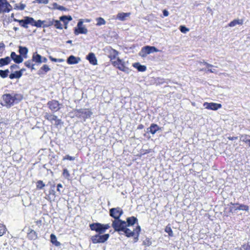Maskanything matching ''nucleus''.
Returning a JSON list of instances; mask_svg holds the SVG:
<instances>
[{
	"label": "nucleus",
	"mask_w": 250,
	"mask_h": 250,
	"mask_svg": "<svg viewBox=\"0 0 250 250\" xmlns=\"http://www.w3.org/2000/svg\"><path fill=\"white\" fill-rule=\"evenodd\" d=\"M89 227L92 230H94L99 233L91 237V240L93 243H103L108 239L109 237V234L100 235L104 232L103 228V224L99 223H95L90 224Z\"/></svg>",
	"instance_id": "obj_1"
},
{
	"label": "nucleus",
	"mask_w": 250,
	"mask_h": 250,
	"mask_svg": "<svg viewBox=\"0 0 250 250\" xmlns=\"http://www.w3.org/2000/svg\"><path fill=\"white\" fill-rule=\"evenodd\" d=\"M17 22H18L21 26L25 28L28 27V24L38 28L43 27V21L39 20L36 21L33 18L29 17H25L23 19L21 20H17Z\"/></svg>",
	"instance_id": "obj_2"
},
{
	"label": "nucleus",
	"mask_w": 250,
	"mask_h": 250,
	"mask_svg": "<svg viewBox=\"0 0 250 250\" xmlns=\"http://www.w3.org/2000/svg\"><path fill=\"white\" fill-rule=\"evenodd\" d=\"M74 112L76 117L83 119L84 121H85L86 119L89 118L93 114L92 112H91L90 109L86 108L76 109Z\"/></svg>",
	"instance_id": "obj_3"
},
{
	"label": "nucleus",
	"mask_w": 250,
	"mask_h": 250,
	"mask_svg": "<svg viewBox=\"0 0 250 250\" xmlns=\"http://www.w3.org/2000/svg\"><path fill=\"white\" fill-rule=\"evenodd\" d=\"M141 231V227L140 226H137L135 229L131 230L129 229L125 228V229L123 231L127 237L131 236H135L134 238V242H136L138 240V237Z\"/></svg>",
	"instance_id": "obj_4"
},
{
	"label": "nucleus",
	"mask_w": 250,
	"mask_h": 250,
	"mask_svg": "<svg viewBox=\"0 0 250 250\" xmlns=\"http://www.w3.org/2000/svg\"><path fill=\"white\" fill-rule=\"evenodd\" d=\"M15 100L16 94L14 96H12L10 94H5L2 96V100L1 104L2 105L9 108L13 105Z\"/></svg>",
	"instance_id": "obj_5"
},
{
	"label": "nucleus",
	"mask_w": 250,
	"mask_h": 250,
	"mask_svg": "<svg viewBox=\"0 0 250 250\" xmlns=\"http://www.w3.org/2000/svg\"><path fill=\"white\" fill-rule=\"evenodd\" d=\"M112 227L114 228L115 231L120 233V231H123L125 227H127V224L125 221L119 219L113 221Z\"/></svg>",
	"instance_id": "obj_6"
},
{
	"label": "nucleus",
	"mask_w": 250,
	"mask_h": 250,
	"mask_svg": "<svg viewBox=\"0 0 250 250\" xmlns=\"http://www.w3.org/2000/svg\"><path fill=\"white\" fill-rule=\"evenodd\" d=\"M44 118L50 122L51 123H53V121H55V125L56 126H58L59 125H62L63 124V122H62L61 119H58L57 116L49 113L48 112H44L43 113Z\"/></svg>",
	"instance_id": "obj_7"
},
{
	"label": "nucleus",
	"mask_w": 250,
	"mask_h": 250,
	"mask_svg": "<svg viewBox=\"0 0 250 250\" xmlns=\"http://www.w3.org/2000/svg\"><path fill=\"white\" fill-rule=\"evenodd\" d=\"M123 213V211L120 208H112L109 210L110 215L115 220L119 219Z\"/></svg>",
	"instance_id": "obj_8"
},
{
	"label": "nucleus",
	"mask_w": 250,
	"mask_h": 250,
	"mask_svg": "<svg viewBox=\"0 0 250 250\" xmlns=\"http://www.w3.org/2000/svg\"><path fill=\"white\" fill-rule=\"evenodd\" d=\"M47 105L52 111L55 112L59 111L61 108V106H62V104H60L59 102L56 100L49 101L47 103Z\"/></svg>",
	"instance_id": "obj_9"
},
{
	"label": "nucleus",
	"mask_w": 250,
	"mask_h": 250,
	"mask_svg": "<svg viewBox=\"0 0 250 250\" xmlns=\"http://www.w3.org/2000/svg\"><path fill=\"white\" fill-rule=\"evenodd\" d=\"M12 8L6 0H0V13L9 12Z\"/></svg>",
	"instance_id": "obj_10"
},
{
	"label": "nucleus",
	"mask_w": 250,
	"mask_h": 250,
	"mask_svg": "<svg viewBox=\"0 0 250 250\" xmlns=\"http://www.w3.org/2000/svg\"><path fill=\"white\" fill-rule=\"evenodd\" d=\"M112 64L114 66H116L120 70L126 73H128V68L125 66L124 62H123L120 59L118 58L117 61L112 62Z\"/></svg>",
	"instance_id": "obj_11"
},
{
	"label": "nucleus",
	"mask_w": 250,
	"mask_h": 250,
	"mask_svg": "<svg viewBox=\"0 0 250 250\" xmlns=\"http://www.w3.org/2000/svg\"><path fill=\"white\" fill-rule=\"evenodd\" d=\"M83 20H80L77 24L78 28H75L74 30V33L75 35H78L79 34H86L87 33V29L83 27Z\"/></svg>",
	"instance_id": "obj_12"
},
{
	"label": "nucleus",
	"mask_w": 250,
	"mask_h": 250,
	"mask_svg": "<svg viewBox=\"0 0 250 250\" xmlns=\"http://www.w3.org/2000/svg\"><path fill=\"white\" fill-rule=\"evenodd\" d=\"M204 106H205L207 109L213 110H217L219 108L222 107L221 104L214 103H205L204 104Z\"/></svg>",
	"instance_id": "obj_13"
},
{
	"label": "nucleus",
	"mask_w": 250,
	"mask_h": 250,
	"mask_svg": "<svg viewBox=\"0 0 250 250\" xmlns=\"http://www.w3.org/2000/svg\"><path fill=\"white\" fill-rule=\"evenodd\" d=\"M86 59L93 65H96L97 64V60L93 53L91 52L89 53L86 56Z\"/></svg>",
	"instance_id": "obj_14"
},
{
	"label": "nucleus",
	"mask_w": 250,
	"mask_h": 250,
	"mask_svg": "<svg viewBox=\"0 0 250 250\" xmlns=\"http://www.w3.org/2000/svg\"><path fill=\"white\" fill-rule=\"evenodd\" d=\"M81 59L79 57H76L73 55L70 56L67 60V62L70 64H77Z\"/></svg>",
	"instance_id": "obj_15"
},
{
	"label": "nucleus",
	"mask_w": 250,
	"mask_h": 250,
	"mask_svg": "<svg viewBox=\"0 0 250 250\" xmlns=\"http://www.w3.org/2000/svg\"><path fill=\"white\" fill-rule=\"evenodd\" d=\"M32 61L37 64H40L42 62V56L37 52L34 53L32 57Z\"/></svg>",
	"instance_id": "obj_16"
},
{
	"label": "nucleus",
	"mask_w": 250,
	"mask_h": 250,
	"mask_svg": "<svg viewBox=\"0 0 250 250\" xmlns=\"http://www.w3.org/2000/svg\"><path fill=\"white\" fill-rule=\"evenodd\" d=\"M160 129L161 128L155 124H152L150 127L147 129V131H149L153 135L155 134L158 130Z\"/></svg>",
	"instance_id": "obj_17"
},
{
	"label": "nucleus",
	"mask_w": 250,
	"mask_h": 250,
	"mask_svg": "<svg viewBox=\"0 0 250 250\" xmlns=\"http://www.w3.org/2000/svg\"><path fill=\"white\" fill-rule=\"evenodd\" d=\"M19 48V52L20 55L22 56L24 58L26 59L27 58V53L28 52V48L26 47H23L21 46H20Z\"/></svg>",
	"instance_id": "obj_18"
},
{
	"label": "nucleus",
	"mask_w": 250,
	"mask_h": 250,
	"mask_svg": "<svg viewBox=\"0 0 250 250\" xmlns=\"http://www.w3.org/2000/svg\"><path fill=\"white\" fill-rule=\"evenodd\" d=\"M27 237L31 240H35L38 238L37 233L32 229H29L27 233Z\"/></svg>",
	"instance_id": "obj_19"
},
{
	"label": "nucleus",
	"mask_w": 250,
	"mask_h": 250,
	"mask_svg": "<svg viewBox=\"0 0 250 250\" xmlns=\"http://www.w3.org/2000/svg\"><path fill=\"white\" fill-rule=\"evenodd\" d=\"M130 13H119L117 15V18L121 21H124L126 20L127 17H128L130 16Z\"/></svg>",
	"instance_id": "obj_20"
},
{
	"label": "nucleus",
	"mask_w": 250,
	"mask_h": 250,
	"mask_svg": "<svg viewBox=\"0 0 250 250\" xmlns=\"http://www.w3.org/2000/svg\"><path fill=\"white\" fill-rule=\"evenodd\" d=\"M72 20V18L70 16H62L60 18V21H62L65 25V28H66V25L68 24V21Z\"/></svg>",
	"instance_id": "obj_21"
},
{
	"label": "nucleus",
	"mask_w": 250,
	"mask_h": 250,
	"mask_svg": "<svg viewBox=\"0 0 250 250\" xmlns=\"http://www.w3.org/2000/svg\"><path fill=\"white\" fill-rule=\"evenodd\" d=\"M50 70V68L46 64H44L38 71V74L39 75L44 74L49 71Z\"/></svg>",
	"instance_id": "obj_22"
},
{
	"label": "nucleus",
	"mask_w": 250,
	"mask_h": 250,
	"mask_svg": "<svg viewBox=\"0 0 250 250\" xmlns=\"http://www.w3.org/2000/svg\"><path fill=\"white\" fill-rule=\"evenodd\" d=\"M138 221L137 219L134 217H128L126 219L127 227L133 225Z\"/></svg>",
	"instance_id": "obj_23"
},
{
	"label": "nucleus",
	"mask_w": 250,
	"mask_h": 250,
	"mask_svg": "<svg viewBox=\"0 0 250 250\" xmlns=\"http://www.w3.org/2000/svg\"><path fill=\"white\" fill-rule=\"evenodd\" d=\"M244 21L242 19H235L231 21L229 24V26L230 27L235 26L237 24L242 25Z\"/></svg>",
	"instance_id": "obj_24"
},
{
	"label": "nucleus",
	"mask_w": 250,
	"mask_h": 250,
	"mask_svg": "<svg viewBox=\"0 0 250 250\" xmlns=\"http://www.w3.org/2000/svg\"><path fill=\"white\" fill-rule=\"evenodd\" d=\"M133 66L137 69L139 71L144 72L146 70V67L145 65L140 64L139 62L135 63Z\"/></svg>",
	"instance_id": "obj_25"
},
{
	"label": "nucleus",
	"mask_w": 250,
	"mask_h": 250,
	"mask_svg": "<svg viewBox=\"0 0 250 250\" xmlns=\"http://www.w3.org/2000/svg\"><path fill=\"white\" fill-rule=\"evenodd\" d=\"M10 62V58L9 57H6L4 58L0 59V66L7 65Z\"/></svg>",
	"instance_id": "obj_26"
},
{
	"label": "nucleus",
	"mask_w": 250,
	"mask_h": 250,
	"mask_svg": "<svg viewBox=\"0 0 250 250\" xmlns=\"http://www.w3.org/2000/svg\"><path fill=\"white\" fill-rule=\"evenodd\" d=\"M145 47L148 54L159 51V50L154 46H146Z\"/></svg>",
	"instance_id": "obj_27"
},
{
	"label": "nucleus",
	"mask_w": 250,
	"mask_h": 250,
	"mask_svg": "<svg viewBox=\"0 0 250 250\" xmlns=\"http://www.w3.org/2000/svg\"><path fill=\"white\" fill-rule=\"evenodd\" d=\"M54 21L53 20H50V19L47 20L43 21V28L48 27L53 25Z\"/></svg>",
	"instance_id": "obj_28"
},
{
	"label": "nucleus",
	"mask_w": 250,
	"mask_h": 250,
	"mask_svg": "<svg viewBox=\"0 0 250 250\" xmlns=\"http://www.w3.org/2000/svg\"><path fill=\"white\" fill-rule=\"evenodd\" d=\"M50 239L52 243L54 244L55 246H59L61 245V243L57 241V237L54 234H51Z\"/></svg>",
	"instance_id": "obj_29"
},
{
	"label": "nucleus",
	"mask_w": 250,
	"mask_h": 250,
	"mask_svg": "<svg viewBox=\"0 0 250 250\" xmlns=\"http://www.w3.org/2000/svg\"><path fill=\"white\" fill-rule=\"evenodd\" d=\"M32 62H33L31 60L27 61L24 62L25 65L26 67L31 68L32 70L35 69V68L34 67L35 64H33Z\"/></svg>",
	"instance_id": "obj_30"
},
{
	"label": "nucleus",
	"mask_w": 250,
	"mask_h": 250,
	"mask_svg": "<svg viewBox=\"0 0 250 250\" xmlns=\"http://www.w3.org/2000/svg\"><path fill=\"white\" fill-rule=\"evenodd\" d=\"M118 55V52L116 50L112 49L110 50V54L109 56V57L110 58L111 60H112L113 59H115Z\"/></svg>",
	"instance_id": "obj_31"
},
{
	"label": "nucleus",
	"mask_w": 250,
	"mask_h": 250,
	"mask_svg": "<svg viewBox=\"0 0 250 250\" xmlns=\"http://www.w3.org/2000/svg\"><path fill=\"white\" fill-rule=\"evenodd\" d=\"M148 54L146 47H143L139 52V55L143 58L146 57Z\"/></svg>",
	"instance_id": "obj_32"
},
{
	"label": "nucleus",
	"mask_w": 250,
	"mask_h": 250,
	"mask_svg": "<svg viewBox=\"0 0 250 250\" xmlns=\"http://www.w3.org/2000/svg\"><path fill=\"white\" fill-rule=\"evenodd\" d=\"M96 21H97V23H96V25L97 26L104 25L106 23L105 21L103 18L101 17L97 18Z\"/></svg>",
	"instance_id": "obj_33"
},
{
	"label": "nucleus",
	"mask_w": 250,
	"mask_h": 250,
	"mask_svg": "<svg viewBox=\"0 0 250 250\" xmlns=\"http://www.w3.org/2000/svg\"><path fill=\"white\" fill-rule=\"evenodd\" d=\"M9 73L8 69H5L4 70H0V76L2 78L7 77Z\"/></svg>",
	"instance_id": "obj_34"
},
{
	"label": "nucleus",
	"mask_w": 250,
	"mask_h": 250,
	"mask_svg": "<svg viewBox=\"0 0 250 250\" xmlns=\"http://www.w3.org/2000/svg\"><path fill=\"white\" fill-rule=\"evenodd\" d=\"M53 21H54L53 25L55 26V27L57 29H62V26L61 24L60 21L58 20H53Z\"/></svg>",
	"instance_id": "obj_35"
},
{
	"label": "nucleus",
	"mask_w": 250,
	"mask_h": 250,
	"mask_svg": "<svg viewBox=\"0 0 250 250\" xmlns=\"http://www.w3.org/2000/svg\"><path fill=\"white\" fill-rule=\"evenodd\" d=\"M143 244L144 245L146 246H150L152 244V242L150 238H146L143 242Z\"/></svg>",
	"instance_id": "obj_36"
},
{
	"label": "nucleus",
	"mask_w": 250,
	"mask_h": 250,
	"mask_svg": "<svg viewBox=\"0 0 250 250\" xmlns=\"http://www.w3.org/2000/svg\"><path fill=\"white\" fill-rule=\"evenodd\" d=\"M165 231L168 234V235L169 236H171V237L173 236V231H172L170 227H169L168 225L166 227V228L165 229Z\"/></svg>",
	"instance_id": "obj_37"
},
{
	"label": "nucleus",
	"mask_w": 250,
	"mask_h": 250,
	"mask_svg": "<svg viewBox=\"0 0 250 250\" xmlns=\"http://www.w3.org/2000/svg\"><path fill=\"white\" fill-rule=\"evenodd\" d=\"M45 186V184L42 181L39 180L37 182V188L38 189H42Z\"/></svg>",
	"instance_id": "obj_38"
},
{
	"label": "nucleus",
	"mask_w": 250,
	"mask_h": 250,
	"mask_svg": "<svg viewBox=\"0 0 250 250\" xmlns=\"http://www.w3.org/2000/svg\"><path fill=\"white\" fill-rule=\"evenodd\" d=\"M238 209L239 210H242L248 211L249 209V207L247 205H245L242 204V205H240L239 206V207H238Z\"/></svg>",
	"instance_id": "obj_39"
},
{
	"label": "nucleus",
	"mask_w": 250,
	"mask_h": 250,
	"mask_svg": "<svg viewBox=\"0 0 250 250\" xmlns=\"http://www.w3.org/2000/svg\"><path fill=\"white\" fill-rule=\"evenodd\" d=\"M6 230L5 226L3 225L0 224V236L4 234Z\"/></svg>",
	"instance_id": "obj_40"
},
{
	"label": "nucleus",
	"mask_w": 250,
	"mask_h": 250,
	"mask_svg": "<svg viewBox=\"0 0 250 250\" xmlns=\"http://www.w3.org/2000/svg\"><path fill=\"white\" fill-rule=\"evenodd\" d=\"M25 71V69L24 68L21 69L20 71H17V79L20 78L21 76L22 73Z\"/></svg>",
	"instance_id": "obj_41"
},
{
	"label": "nucleus",
	"mask_w": 250,
	"mask_h": 250,
	"mask_svg": "<svg viewBox=\"0 0 250 250\" xmlns=\"http://www.w3.org/2000/svg\"><path fill=\"white\" fill-rule=\"evenodd\" d=\"M63 175L64 177H65L66 178L68 179L69 177L70 176V174L69 173V171L67 169H64L63 170Z\"/></svg>",
	"instance_id": "obj_42"
},
{
	"label": "nucleus",
	"mask_w": 250,
	"mask_h": 250,
	"mask_svg": "<svg viewBox=\"0 0 250 250\" xmlns=\"http://www.w3.org/2000/svg\"><path fill=\"white\" fill-rule=\"evenodd\" d=\"M23 58L22 56L17 55V63H20L23 61Z\"/></svg>",
	"instance_id": "obj_43"
},
{
	"label": "nucleus",
	"mask_w": 250,
	"mask_h": 250,
	"mask_svg": "<svg viewBox=\"0 0 250 250\" xmlns=\"http://www.w3.org/2000/svg\"><path fill=\"white\" fill-rule=\"evenodd\" d=\"M242 247L245 250H250V241L248 242L247 244L243 245Z\"/></svg>",
	"instance_id": "obj_44"
},
{
	"label": "nucleus",
	"mask_w": 250,
	"mask_h": 250,
	"mask_svg": "<svg viewBox=\"0 0 250 250\" xmlns=\"http://www.w3.org/2000/svg\"><path fill=\"white\" fill-rule=\"evenodd\" d=\"M180 30L182 33H186V32L189 30V29L185 26H181Z\"/></svg>",
	"instance_id": "obj_45"
},
{
	"label": "nucleus",
	"mask_w": 250,
	"mask_h": 250,
	"mask_svg": "<svg viewBox=\"0 0 250 250\" xmlns=\"http://www.w3.org/2000/svg\"><path fill=\"white\" fill-rule=\"evenodd\" d=\"M25 6L26 5L25 4L21 3L20 6L17 5V10L18 9V10H22L25 8Z\"/></svg>",
	"instance_id": "obj_46"
},
{
	"label": "nucleus",
	"mask_w": 250,
	"mask_h": 250,
	"mask_svg": "<svg viewBox=\"0 0 250 250\" xmlns=\"http://www.w3.org/2000/svg\"><path fill=\"white\" fill-rule=\"evenodd\" d=\"M75 159L74 157H72V156H70L69 155H66L65 156V157L63 158V160H70V161H73Z\"/></svg>",
	"instance_id": "obj_47"
},
{
	"label": "nucleus",
	"mask_w": 250,
	"mask_h": 250,
	"mask_svg": "<svg viewBox=\"0 0 250 250\" xmlns=\"http://www.w3.org/2000/svg\"><path fill=\"white\" fill-rule=\"evenodd\" d=\"M36 0L39 3L47 4L48 3V0Z\"/></svg>",
	"instance_id": "obj_48"
},
{
	"label": "nucleus",
	"mask_w": 250,
	"mask_h": 250,
	"mask_svg": "<svg viewBox=\"0 0 250 250\" xmlns=\"http://www.w3.org/2000/svg\"><path fill=\"white\" fill-rule=\"evenodd\" d=\"M50 59L53 61V62H61L62 61V59H55V58H54L52 57H49Z\"/></svg>",
	"instance_id": "obj_49"
},
{
	"label": "nucleus",
	"mask_w": 250,
	"mask_h": 250,
	"mask_svg": "<svg viewBox=\"0 0 250 250\" xmlns=\"http://www.w3.org/2000/svg\"><path fill=\"white\" fill-rule=\"evenodd\" d=\"M11 58L13 61L16 62V52H12L11 54Z\"/></svg>",
	"instance_id": "obj_50"
},
{
	"label": "nucleus",
	"mask_w": 250,
	"mask_h": 250,
	"mask_svg": "<svg viewBox=\"0 0 250 250\" xmlns=\"http://www.w3.org/2000/svg\"><path fill=\"white\" fill-rule=\"evenodd\" d=\"M5 48V45L3 42L0 43V53H1Z\"/></svg>",
	"instance_id": "obj_51"
},
{
	"label": "nucleus",
	"mask_w": 250,
	"mask_h": 250,
	"mask_svg": "<svg viewBox=\"0 0 250 250\" xmlns=\"http://www.w3.org/2000/svg\"><path fill=\"white\" fill-rule=\"evenodd\" d=\"M103 228L104 229V232H105L106 229H108L110 228V226L108 224H105V225L103 224Z\"/></svg>",
	"instance_id": "obj_52"
},
{
	"label": "nucleus",
	"mask_w": 250,
	"mask_h": 250,
	"mask_svg": "<svg viewBox=\"0 0 250 250\" xmlns=\"http://www.w3.org/2000/svg\"><path fill=\"white\" fill-rule=\"evenodd\" d=\"M9 78L11 79H15L16 78V71L14 72H12V73H11L9 75Z\"/></svg>",
	"instance_id": "obj_53"
},
{
	"label": "nucleus",
	"mask_w": 250,
	"mask_h": 250,
	"mask_svg": "<svg viewBox=\"0 0 250 250\" xmlns=\"http://www.w3.org/2000/svg\"><path fill=\"white\" fill-rule=\"evenodd\" d=\"M57 9L61 10V11H65L66 10V8L62 6L59 5L58 7H57Z\"/></svg>",
	"instance_id": "obj_54"
},
{
	"label": "nucleus",
	"mask_w": 250,
	"mask_h": 250,
	"mask_svg": "<svg viewBox=\"0 0 250 250\" xmlns=\"http://www.w3.org/2000/svg\"><path fill=\"white\" fill-rule=\"evenodd\" d=\"M163 15L165 17H167L169 15L168 12L166 9L163 10Z\"/></svg>",
	"instance_id": "obj_55"
},
{
	"label": "nucleus",
	"mask_w": 250,
	"mask_h": 250,
	"mask_svg": "<svg viewBox=\"0 0 250 250\" xmlns=\"http://www.w3.org/2000/svg\"><path fill=\"white\" fill-rule=\"evenodd\" d=\"M62 186L61 184H59L57 185V190L60 192V188H62Z\"/></svg>",
	"instance_id": "obj_56"
},
{
	"label": "nucleus",
	"mask_w": 250,
	"mask_h": 250,
	"mask_svg": "<svg viewBox=\"0 0 250 250\" xmlns=\"http://www.w3.org/2000/svg\"><path fill=\"white\" fill-rule=\"evenodd\" d=\"M53 8H54V9H57V7H58V6H59V5H58L56 2H54V3L53 4Z\"/></svg>",
	"instance_id": "obj_57"
},
{
	"label": "nucleus",
	"mask_w": 250,
	"mask_h": 250,
	"mask_svg": "<svg viewBox=\"0 0 250 250\" xmlns=\"http://www.w3.org/2000/svg\"><path fill=\"white\" fill-rule=\"evenodd\" d=\"M36 223L37 225H38L39 226H40L42 223V220H38V221H36Z\"/></svg>",
	"instance_id": "obj_58"
},
{
	"label": "nucleus",
	"mask_w": 250,
	"mask_h": 250,
	"mask_svg": "<svg viewBox=\"0 0 250 250\" xmlns=\"http://www.w3.org/2000/svg\"><path fill=\"white\" fill-rule=\"evenodd\" d=\"M22 98V96L21 95H18L17 94V98H16L17 101L18 100L21 101Z\"/></svg>",
	"instance_id": "obj_59"
},
{
	"label": "nucleus",
	"mask_w": 250,
	"mask_h": 250,
	"mask_svg": "<svg viewBox=\"0 0 250 250\" xmlns=\"http://www.w3.org/2000/svg\"><path fill=\"white\" fill-rule=\"evenodd\" d=\"M144 125H143L142 124H140L138 126L137 129H142L144 128Z\"/></svg>",
	"instance_id": "obj_60"
},
{
	"label": "nucleus",
	"mask_w": 250,
	"mask_h": 250,
	"mask_svg": "<svg viewBox=\"0 0 250 250\" xmlns=\"http://www.w3.org/2000/svg\"><path fill=\"white\" fill-rule=\"evenodd\" d=\"M204 64L205 65H206L208 67H212L213 65L212 64H210L209 63H208V62H204Z\"/></svg>",
	"instance_id": "obj_61"
},
{
	"label": "nucleus",
	"mask_w": 250,
	"mask_h": 250,
	"mask_svg": "<svg viewBox=\"0 0 250 250\" xmlns=\"http://www.w3.org/2000/svg\"><path fill=\"white\" fill-rule=\"evenodd\" d=\"M47 61V59L45 57H42V62H46Z\"/></svg>",
	"instance_id": "obj_62"
},
{
	"label": "nucleus",
	"mask_w": 250,
	"mask_h": 250,
	"mask_svg": "<svg viewBox=\"0 0 250 250\" xmlns=\"http://www.w3.org/2000/svg\"><path fill=\"white\" fill-rule=\"evenodd\" d=\"M243 142L249 143V146H250V140H243Z\"/></svg>",
	"instance_id": "obj_63"
},
{
	"label": "nucleus",
	"mask_w": 250,
	"mask_h": 250,
	"mask_svg": "<svg viewBox=\"0 0 250 250\" xmlns=\"http://www.w3.org/2000/svg\"><path fill=\"white\" fill-rule=\"evenodd\" d=\"M228 138H229V140H233L234 139H236L237 138L235 137H229Z\"/></svg>",
	"instance_id": "obj_64"
}]
</instances>
